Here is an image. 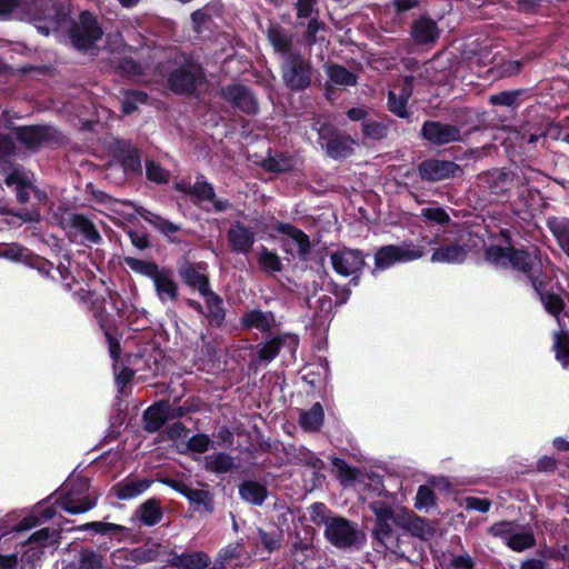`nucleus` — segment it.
Here are the masks:
<instances>
[{
    "mask_svg": "<svg viewBox=\"0 0 569 569\" xmlns=\"http://www.w3.org/2000/svg\"><path fill=\"white\" fill-rule=\"evenodd\" d=\"M124 263L133 272L148 277L154 284H173L172 272L169 269H159L153 262L132 257L124 258Z\"/></svg>",
    "mask_w": 569,
    "mask_h": 569,
    "instance_id": "6ab92c4d",
    "label": "nucleus"
},
{
    "mask_svg": "<svg viewBox=\"0 0 569 569\" xmlns=\"http://www.w3.org/2000/svg\"><path fill=\"white\" fill-rule=\"evenodd\" d=\"M157 296L163 302L174 300L178 292L177 287H156Z\"/></svg>",
    "mask_w": 569,
    "mask_h": 569,
    "instance_id": "774afa93",
    "label": "nucleus"
},
{
    "mask_svg": "<svg viewBox=\"0 0 569 569\" xmlns=\"http://www.w3.org/2000/svg\"><path fill=\"white\" fill-rule=\"evenodd\" d=\"M18 139L28 148H36L48 136L47 129L41 127L20 128L17 132Z\"/></svg>",
    "mask_w": 569,
    "mask_h": 569,
    "instance_id": "79ce46f5",
    "label": "nucleus"
},
{
    "mask_svg": "<svg viewBox=\"0 0 569 569\" xmlns=\"http://www.w3.org/2000/svg\"><path fill=\"white\" fill-rule=\"evenodd\" d=\"M486 260L500 268H510L521 272H529L538 263L535 253L518 250L511 247L492 244L486 249Z\"/></svg>",
    "mask_w": 569,
    "mask_h": 569,
    "instance_id": "423d86ee",
    "label": "nucleus"
},
{
    "mask_svg": "<svg viewBox=\"0 0 569 569\" xmlns=\"http://www.w3.org/2000/svg\"><path fill=\"white\" fill-rule=\"evenodd\" d=\"M200 296L206 301L207 317L210 322L219 326L224 318L222 300L211 291L210 287H198Z\"/></svg>",
    "mask_w": 569,
    "mask_h": 569,
    "instance_id": "c85d7f7f",
    "label": "nucleus"
},
{
    "mask_svg": "<svg viewBox=\"0 0 569 569\" xmlns=\"http://www.w3.org/2000/svg\"><path fill=\"white\" fill-rule=\"evenodd\" d=\"M204 468L216 473H226L234 468V461L231 456L226 452H213L206 456Z\"/></svg>",
    "mask_w": 569,
    "mask_h": 569,
    "instance_id": "e433bc0d",
    "label": "nucleus"
},
{
    "mask_svg": "<svg viewBox=\"0 0 569 569\" xmlns=\"http://www.w3.org/2000/svg\"><path fill=\"white\" fill-rule=\"evenodd\" d=\"M80 530H87V529H93L96 532L99 533H114L121 530V527L116 523L110 522H88L79 528Z\"/></svg>",
    "mask_w": 569,
    "mask_h": 569,
    "instance_id": "13d9d810",
    "label": "nucleus"
},
{
    "mask_svg": "<svg viewBox=\"0 0 569 569\" xmlns=\"http://www.w3.org/2000/svg\"><path fill=\"white\" fill-rule=\"evenodd\" d=\"M421 216L425 219H427L431 222H436L438 224H445L450 219L448 213L442 208H439V207L423 208L421 210Z\"/></svg>",
    "mask_w": 569,
    "mask_h": 569,
    "instance_id": "6e6d98bb",
    "label": "nucleus"
},
{
    "mask_svg": "<svg viewBox=\"0 0 569 569\" xmlns=\"http://www.w3.org/2000/svg\"><path fill=\"white\" fill-rule=\"evenodd\" d=\"M411 34L420 43L433 42L439 37L436 22L428 18L417 20L411 29Z\"/></svg>",
    "mask_w": 569,
    "mask_h": 569,
    "instance_id": "72a5a7b5",
    "label": "nucleus"
},
{
    "mask_svg": "<svg viewBox=\"0 0 569 569\" xmlns=\"http://www.w3.org/2000/svg\"><path fill=\"white\" fill-rule=\"evenodd\" d=\"M435 503L433 490L428 486H420L416 495L415 507L419 510L429 509Z\"/></svg>",
    "mask_w": 569,
    "mask_h": 569,
    "instance_id": "3c124183",
    "label": "nucleus"
},
{
    "mask_svg": "<svg viewBox=\"0 0 569 569\" xmlns=\"http://www.w3.org/2000/svg\"><path fill=\"white\" fill-rule=\"evenodd\" d=\"M280 231L286 234L284 248L291 254L306 259L310 252V241L301 230L290 226L281 224Z\"/></svg>",
    "mask_w": 569,
    "mask_h": 569,
    "instance_id": "4be33fe9",
    "label": "nucleus"
},
{
    "mask_svg": "<svg viewBox=\"0 0 569 569\" xmlns=\"http://www.w3.org/2000/svg\"><path fill=\"white\" fill-rule=\"evenodd\" d=\"M0 257L9 259L14 262H21L26 266L38 270L42 274L50 276V272L54 270L52 263L39 256L32 254L28 249L11 244L0 249Z\"/></svg>",
    "mask_w": 569,
    "mask_h": 569,
    "instance_id": "dca6fc26",
    "label": "nucleus"
},
{
    "mask_svg": "<svg viewBox=\"0 0 569 569\" xmlns=\"http://www.w3.org/2000/svg\"><path fill=\"white\" fill-rule=\"evenodd\" d=\"M259 263L261 268L268 272H276L281 269V261L278 254L267 248H261Z\"/></svg>",
    "mask_w": 569,
    "mask_h": 569,
    "instance_id": "8fccbe9b",
    "label": "nucleus"
},
{
    "mask_svg": "<svg viewBox=\"0 0 569 569\" xmlns=\"http://www.w3.org/2000/svg\"><path fill=\"white\" fill-rule=\"evenodd\" d=\"M147 99V94L142 92H132L127 96L123 101V111L126 113H130L136 109V102H144Z\"/></svg>",
    "mask_w": 569,
    "mask_h": 569,
    "instance_id": "0e129e2a",
    "label": "nucleus"
},
{
    "mask_svg": "<svg viewBox=\"0 0 569 569\" xmlns=\"http://www.w3.org/2000/svg\"><path fill=\"white\" fill-rule=\"evenodd\" d=\"M333 270L342 277L358 278L366 266V256L358 249L339 248L330 253Z\"/></svg>",
    "mask_w": 569,
    "mask_h": 569,
    "instance_id": "9b49d317",
    "label": "nucleus"
},
{
    "mask_svg": "<svg viewBox=\"0 0 569 569\" xmlns=\"http://www.w3.org/2000/svg\"><path fill=\"white\" fill-rule=\"evenodd\" d=\"M106 338H107V342H108V347H109L110 357L113 360V371H114V376H116V383H117L119 390H123L126 385L133 377L134 371L119 361V351H120L119 341L114 337H112L109 331H106Z\"/></svg>",
    "mask_w": 569,
    "mask_h": 569,
    "instance_id": "5701e85b",
    "label": "nucleus"
},
{
    "mask_svg": "<svg viewBox=\"0 0 569 569\" xmlns=\"http://www.w3.org/2000/svg\"><path fill=\"white\" fill-rule=\"evenodd\" d=\"M466 507L468 509L477 510L479 512H487L490 508V502L487 499L469 497L466 499Z\"/></svg>",
    "mask_w": 569,
    "mask_h": 569,
    "instance_id": "69168bd1",
    "label": "nucleus"
},
{
    "mask_svg": "<svg viewBox=\"0 0 569 569\" xmlns=\"http://www.w3.org/2000/svg\"><path fill=\"white\" fill-rule=\"evenodd\" d=\"M466 257L467 249L465 246L452 242L437 248L431 256V261L437 263H460Z\"/></svg>",
    "mask_w": 569,
    "mask_h": 569,
    "instance_id": "bb28decb",
    "label": "nucleus"
},
{
    "mask_svg": "<svg viewBox=\"0 0 569 569\" xmlns=\"http://www.w3.org/2000/svg\"><path fill=\"white\" fill-rule=\"evenodd\" d=\"M146 171L148 179L157 183L164 182L168 179V172L153 161L147 162Z\"/></svg>",
    "mask_w": 569,
    "mask_h": 569,
    "instance_id": "4d7b16f0",
    "label": "nucleus"
},
{
    "mask_svg": "<svg viewBox=\"0 0 569 569\" xmlns=\"http://www.w3.org/2000/svg\"><path fill=\"white\" fill-rule=\"evenodd\" d=\"M172 563L178 569H206L210 563V558L207 553L197 551L176 556Z\"/></svg>",
    "mask_w": 569,
    "mask_h": 569,
    "instance_id": "f704fd0d",
    "label": "nucleus"
},
{
    "mask_svg": "<svg viewBox=\"0 0 569 569\" xmlns=\"http://www.w3.org/2000/svg\"><path fill=\"white\" fill-rule=\"evenodd\" d=\"M319 140L327 154L333 159L346 158L353 151L355 140L336 131L331 126L323 124L318 129Z\"/></svg>",
    "mask_w": 569,
    "mask_h": 569,
    "instance_id": "ddd939ff",
    "label": "nucleus"
},
{
    "mask_svg": "<svg viewBox=\"0 0 569 569\" xmlns=\"http://www.w3.org/2000/svg\"><path fill=\"white\" fill-rule=\"evenodd\" d=\"M177 189L197 197L201 202L206 203L208 210L221 212L229 207L228 201L217 199L212 186L203 179L199 178L192 187L179 183Z\"/></svg>",
    "mask_w": 569,
    "mask_h": 569,
    "instance_id": "f3484780",
    "label": "nucleus"
},
{
    "mask_svg": "<svg viewBox=\"0 0 569 569\" xmlns=\"http://www.w3.org/2000/svg\"><path fill=\"white\" fill-rule=\"evenodd\" d=\"M144 219L151 222L158 230H160L166 236H171L179 230V227L157 214L148 212V217L144 216Z\"/></svg>",
    "mask_w": 569,
    "mask_h": 569,
    "instance_id": "603ef678",
    "label": "nucleus"
},
{
    "mask_svg": "<svg viewBox=\"0 0 569 569\" xmlns=\"http://www.w3.org/2000/svg\"><path fill=\"white\" fill-rule=\"evenodd\" d=\"M210 445V438L207 435H196L188 441V448L191 451L202 453L208 450Z\"/></svg>",
    "mask_w": 569,
    "mask_h": 569,
    "instance_id": "052dcab7",
    "label": "nucleus"
},
{
    "mask_svg": "<svg viewBox=\"0 0 569 569\" xmlns=\"http://www.w3.org/2000/svg\"><path fill=\"white\" fill-rule=\"evenodd\" d=\"M268 40L276 52L293 56L291 53L292 39L288 32L278 26H271L268 30Z\"/></svg>",
    "mask_w": 569,
    "mask_h": 569,
    "instance_id": "c9c22d12",
    "label": "nucleus"
},
{
    "mask_svg": "<svg viewBox=\"0 0 569 569\" xmlns=\"http://www.w3.org/2000/svg\"><path fill=\"white\" fill-rule=\"evenodd\" d=\"M325 537L339 549L359 548L365 541L357 523L339 516L325 521Z\"/></svg>",
    "mask_w": 569,
    "mask_h": 569,
    "instance_id": "39448f33",
    "label": "nucleus"
},
{
    "mask_svg": "<svg viewBox=\"0 0 569 569\" xmlns=\"http://www.w3.org/2000/svg\"><path fill=\"white\" fill-rule=\"evenodd\" d=\"M199 78V69L192 63H187L171 72L169 77L170 88L178 93H189Z\"/></svg>",
    "mask_w": 569,
    "mask_h": 569,
    "instance_id": "412c9836",
    "label": "nucleus"
},
{
    "mask_svg": "<svg viewBox=\"0 0 569 569\" xmlns=\"http://www.w3.org/2000/svg\"><path fill=\"white\" fill-rule=\"evenodd\" d=\"M411 96V86L406 80L405 88L401 89L400 93L397 94L395 90L389 92L388 106L389 110L400 118L408 117V111L406 109L407 101Z\"/></svg>",
    "mask_w": 569,
    "mask_h": 569,
    "instance_id": "4c0bfd02",
    "label": "nucleus"
},
{
    "mask_svg": "<svg viewBox=\"0 0 569 569\" xmlns=\"http://www.w3.org/2000/svg\"><path fill=\"white\" fill-rule=\"evenodd\" d=\"M180 274L186 284H208V276L202 264L186 262L180 267Z\"/></svg>",
    "mask_w": 569,
    "mask_h": 569,
    "instance_id": "ea45409f",
    "label": "nucleus"
},
{
    "mask_svg": "<svg viewBox=\"0 0 569 569\" xmlns=\"http://www.w3.org/2000/svg\"><path fill=\"white\" fill-rule=\"evenodd\" d=\"M8 187H14L19 202L24 203L29 200V192L34 190L29 176L20 169H13L6 178Z\"/></svg>",
    "mask_w": 569,
    "mask_h": 569,
    "instance_id": "2f4dec72",
    "label": "nucleus"
},
{
    "mask_svg": "<svg viewBox=\"0 0 569 569\" xmlns=\"http://www.w3.org/2000/svg\"><path fill=\"white\" fill-rule=\"evenodd\" d=\"M546 311L556 317L560 330L553 335L556 358L563 368H569V332L560 313L565 308L563 290L561 287H535Z\"/></svg>",
    "mask_w": 569,
    "mask_h": 569,
    "instance_id": "7ed1b4c3",
    "label": "nucleus"
},
{
    "mask_svg": "<svg viewBox=\"0 0 569 569\" xmlns=\"http://www.w3.org/2000/svg\"><path fill=\"white\" fill-rule=\"evenodd\" d=\"M170 406L166 401H159L148 408L143 415L148 431L159 430L169 418Z\"/></svg>",
    "mask_w": 569,
    "mask_h": 569,
    "instance_id": "7c9ffc66",
    "label": "nucleus"
},
{
    "mask_svg": "<svg viewBox=\"0 0 569 569\" xmlns=\"http://www.w3.org/2000/svg\"><path fill=\"white\" fill-rule=\"evenodd\" d=\"M182 492L191 502L196 505H207L209 501V493L206 490L191 489L184 486Z\"/></svg>",
    "mask_w": 569,
    "mask_h": 569,
    "instance_id": "680f3d73",
    "label": "nucleus"
},
{
    "mask_svg": "<svg viewBox=\"0 0 569 569\" xmlns=\"http://www.w3.org/2000/svg\"><path fill=\"white\" fill-rule=\"evenodd\" d=\"M150 487L146 479H124L113 487L116 496L121 500L132 499L143 493Z\"/></svg>",
    "mask_w": 569,
    "mask_h": 569,
    "instance_id": "473e14b6",
    "label": "nucleus"
},
{
    "mask_svg": "<svg viewBox=\"0 0 569 569\" xmlns=\"http://www.w3.org/2000/svg\"><path fill=\"white\" fill-rule=\"evenodd\" d=\"M242 547L240 543H231L220 550L217 562L219 566H223L232 559L241 556Z\"/></svg>",
    "mask_w": 569,
    "mask_h": 569,
    "instance_id": "5fc2aeb1",
    "label": "nucleus"
},
{
    "mask_svg": "<svg viewBox=\"0 0 569 569\" xmlns=\"http://www.w3.org/2000/svg\"><path fill=\"white\" fill-rule=\"evenodd\" d=\"M330 511L323 503H315L311 507V519L317 525H323L325 521L331 518Z\"/></svg>",
    "mask_w": 569,
    "mask_h": 569,
    "instance_id": "e2e57ef3",
    "label": "nucleus"
},
{
    "mask_svg": "<svg viewBox=\"0 0 569 569\" xmlns=\"http://www.w3.org/2000/svg\"><path fill=\"white\" fill-rule=\"evenodd\" d=\"M259 536L262 545L267 550L272 551L279 546V539L276 535H269L262 530H259Z\"/></svg>",
    "mask_w": 569,
    "mask_h": 569,
    "instance_id": "338daca9",
    "label": "nucleus"
},
{
    "mask_svg": "<svg viewBox=\"0 0 569 569\" xmlns=\"http://www.w3.org/2000/svg\"><path fill=\"white\" fill-rule=\"evenodd\" d=\"M369 509L376 517L373 533L379 541L383 542L391 536L393 527L399 528L405 508L393 507L385 500L378 499L369 503Z\"/></svg>",
    "mask_w": 569,
    "mask_h": 569,
    "instance_id": "1a4fd4ad",
    "label": "nucleus"
},
{
    "mask_svg": "<svg viewBox=\"0 0 569 569\" xmlns=\"http://www.w3.org/2000/svg\"><path fill=\"white\" fill-rule=\"evenodd\" d=\"M518 91H503L490 97V102L497 106H512L518 99Z\"/></svg>",
    "mask_w": 569,
    "mask_h": 569,
    "instance_id": "bf43d9fd",
    "label": "nucleus"
},
{
    "mask_svg": "<svg viewBox=\"0 0 569 569\" xmlns=\"http://www.w3.org/2000/svg\"><path fill=\"white\" fill-rule=\"evenodd\" d=\"M27 11L23 0H0V18L7 19L11 14L20 17Z\"/></svg>",
    "mask_w": 569,
    "mask_h": 569,
    "instance_id": "09e8293b",
    "label": "nucleus"
},
{
    "mask_svg": "<svg viewBox=\"0 0 569 569\" xmlns=\"http://www.w3.org/2000/svg\"><path fill=\"white\" fill-rule=\"evenodd\" d=\"M97 19L88 11L80 14L79 21L70 30L72 43L78 49H88L102 37Z\"/></svg>",
    "mask_w": 569,
    "mask_h": 569,
    "instance_id": "f8f14e48",
    "label": "nucleus"
},
{
    "mask_svg": "<svg viewBox=\"0 0 569 569\" xmlns=\"http://www.w3.org/2000/svg\"><path fill=\"white\" fill-rule=\"evenodd\" d=\"M276 323L271 312H263L259 309H251L241 317V325L247 330H257L259 332H269Z\"/></svg>",
    "mask_w": 569,
    "mask_h": 569,
    "instance_id": "b1692460",
    "label": "nucleus"
},
{
    "mask_svg": "<svg viewBox=\"0 0 569 569\" xmlns=\"http://www.w3.org/2000/svg\"><path fill=\"white\" fill-rule=\"evenodd\" d=\"M228 240L233 250L247 252L254 242V232L240 223H236L228 231Z\"/></svg>",
    "mask_w": 569,
    "mask_h": 569,
    "instance_id": "cd10ccee",
    "label": "nucleus"
},
{
    "mask_svg": "<svg viewBox=\"0 0 569 569\" xmlns=\"http://www.w3.org/2000/svg\"><path fill=\"white\" fill-rule=\"evenodd\" d=\"M489 533L500 538L513 551H523L535 546L532 529L511 521H502L492 525Z\"/></svg>",
    "mask_w": 569,
    "mask_h": 569,
    "instance_id": "6e6552de",
    "label": "nucleus"
},
{
    "mask_svg": "<svg viewBox=\"0 0 569 569\" xmlns=\"http://www.w3.org/2000/svg\"><path fill=\"white\" fill-rule=\"evenodd\" d=\"M239 493L241 498L253 505H262L266 497L267 490L266 488L254 481H246L240 486Z\"/></svg>",
    "mask_w": 569,
    "mask_h": 569,
    "instance_id": "a19ab883",
    "label": "nucleus"
},
{
    "mask_svg": "<svg viewBox=\"0 0 569 569\" xmlns=\"http://www.w3.org/2000/svg\"><path fill=\"white\" fill-rule=\"evenodd\" d=\"M300 426L306 431H317L323 423V409L319 402H316L309 410L300 413Z\"/></svg>",
    "mask_w": 569,
    "mask_h": 569,
    "instance_id": "58836bf2",
    "label": "nucleus"
},
{
    "mask_svg": "<svg viewBox=\"0 0 569 569\" xmlns=\"http://www.w3.org/2000/svg\"><path fill=\"white\" fill-rule=\"evenodd\" d=\"M330 80L338 86H353L357 82L356 76L340 66H330L327 69Z\"/></svg>",
    "mask_w": 569,
    "mask_h": 569,
    "instance_id": "49530a36",
    "label": "nucleus"
},
{
    "mask_svg": "<svg viewBox=\"0 0 569 569\" xmlns=\"http://www.w3.org/2000/svg\"><path fill=\"white\" fill-rule=\"evenodd\" d=\"M104 563L103 556L93 550L86 549L79 553V569H102Z\"/></svg>",
    "mask_w": 569,
    "mask_h": 569,
    "instance_id": "a18cd8bd",
    "label": "nucleus"
},
{
    "mask_svg": "<svg viewBox=\"0 0 569 569\" xmlns=\"http://www.w3.org/2000/svg\"><path fill=\"white\" fill-rule=\"evenodd\" d=\"M316 6L317 0H298L296 3L299 23L301 26L307 23L306 37L309 43L316 41V33L321 28L318 21V10Z\"/></svg>",
    "mask_w": 569,
    "mask_h": 569,
    "instance_id": "aec40b11",
    "label": "nucleus"
},
{
    "mask_svg": "<svg viewBox=\"0 0 569 569\" xmlns=\"http://www.w3.org/2000/svg\"><path fill=\"white\" fill-rule=\"evenodd\" d=\"M421 133L429 142L438 146L463 141V133L460 128L439 121H426Z\"/></svg>",
    "mask_w": 569,
    "mask_h": 569,
    "instance_id": "2eb2a0df",
    "label": "nucleus"
},
{
    "mask_svg": "<svg viewBox=\"0 0 569 569\" xmlns=\"http://www.w3.org/2000/svg\"><path fill=\"white\" fill-rule=\"evenodd\" d=\"M73 295L83 308L93 313L102 328H104V315L109 312V309L117 311L119 317L134 331L148 327L149 321L146 312L138 310L123 300L114 299L108 287H100L99 291L92 290L91 287H81Z\"/></svg>",
    "mask_w": 569,
    "mask_h": 569,
    "instance_id": "f03ea898",
    "label": "nucleus"
},
{
    "mask_svg": "<svg viewBox=\"0 0 569 569\" xmlns=\"http://www.w3.org/2000/svg\"><path fill=\"white\" fill-rule=\"evenodd\" d=\"M423 256V247L413 242L383 246L375 253V270H387L397 263L411 262Z\"/></svg>",
    "mask_w": 569,
    "mask_h": 569,
    "instance_id": "0eeeda50",
    "label": "nucleus"
},
{
    "mask_svg": "<svg viewBox=\"0 0 569 569\" xmlns=\"http://www.w3.org/2000/svg\"><path fill=\"white\" fill-rule=\"evenodd\" d=\"M43 505L44 508H53L54 513L61 509L70 515L84 513L96 506V497L90 491L89 482L86 478L72 477L61 488L60 497L54 505H47L42 501L33 509ZM56 515H53L54 517Z\"/></svg>",
    "mask_w": 569,
    "mask_h": 569,
    "instance_id": "20e7f679",
    "label": "nucleus"
},
{
    "mask_svg": "<svg viewBox=\"0 0 569 569\" xmlns=\"http://www.w3.org/2000/svg\"><path fill=\"white\" fill-rule=\"evenodd\" d=\"M282 77L291 89H305L311 82V68L301 57L289 56L282 67Z\"/></svg>",
    "mask_w": 569,
    "mask_h": 569,
    "instance_id": "4468645a",
    "label": "nucleus"
},
{
    "mask_svg": "<svg viewBox=\"0 0 569 569\" xmlns=\"http://www.w3.org/2000/svg\"><path fill=\"white\" fill-rule=\"evenodd\" d=\"M226 99L247 113L257 110V102L251 92L242 86L233 84L223 90Z\"/></svg>",
    "mask_w": 569,
    "mask_h": 569,
    "instance_id": "a878e982",
    "label": "nucleus"
},
{
    "mask_svg": "<svg viewBox=\"0 0 569 569\" xmlns=\"http://www.w3.org/2000/svg\"><path fill=\"white\" fill-rule=\"evenodd\" d=\"M76 228L84 236V238L93 243L101 241V237L96 229L94 224L82 216H78L74 219Z\"/></svg>",
    "mask_w": 569,
    "mask_h": 569,
    "instance_id": "de8ad7c7",
    "label": "nucleus"
},
{
    "mask_svg": "<svg viewBox=\"0 0 569 569\" xmlns=\"http://www.w3.org/2000/svg\"><path fill=\"white\" fill-rule=\"evenodd\" d=\"M552 232L563 252L569 256V221L555 224L552 227Z\"/></svg>",
    "mask_w": 569,
    "mask_h": 569,
    "instance_id": "864d4df0",
    "label": "nucleus"
},
{
    "mask_svg": "<svg viewBox=\"0 0 569 569\" xmlns=\"http://www.w3.org/2000/svg\"><path fill=\"white\" fill-rule=\"evenodd\" d=\"M138 512L140 520L147 526L158 523L162 517L161 509L154 500L146 501Z\"/></svg>",
    "mask_w": 569,
    "mask_h": 569,
    "instance_id": "c03bdc74",
    "label": "nucleus"
},
{
    "mask_svg": "<svg viewBox=\"0 0 569 569\" xmlns=\"http://www.w3.org/2000/svg\"><path fill=\"white\" fill-rule=\"evenodd\" d=\"M350 296L348 287H315L312 296L307 300L317 317L328 316L335 306L345 303Z\"/></svg>",
    "mask_w": 569,
    "mask_h": 569,
    "instance_id": "9d476101",
    "label": "nucleus"
},
{
    "mask_svg": "<svg viewBox=\"0 0 569 569\" xmlns=\"http://www.w3.org/2000/svg\"><path fill=\"white\" fill-rule=\"evenodd\" d=\"M53 508H44L43 505L32 509L19 525L0 536V569L36 568L44 547L58 540V531L42 528L29 537L24 531L52 519Z\"/></svg>",
    "mask_w": 569,
    "mask_h": 569,
    "instance_id": "f257e3e1",
    "label": "nucleus"
},
{
    "mask_svg": "<svg viewBox=\"0 0 569 569\" xmlns=\"http://www.w3.org/2000/svg\"><path fill=\"white\" fill-rule=\"evenodd\" d=\"M399 528L409 532L410 535L420 539H428L432 536V527L422 518L415 515L412 511L405 508L403 515L400 518Z\"/></svg>",
    "mask_w": 569,
    "mask_h": 569,
    "instance_id": "393cba45",
    "label": "nucleus"
},
{
    "mask_svg": "<svg viewBox=\"0 0 569 569\" xmlns=\"http://www.w3.org/2000/svg\"><path fill=\"white\" fill-rule=\"evenodd\" d=\"M284 343H288L291 348H296L298 345V339L296 336L286 335L283 337H277L269 340L259 347V360L263 362H270L278 356L281 346Z\"/></svg>",
    "mask_w": 569,
    "mask_h": 569,
    "instance_id": "c756f323",
    "label": "nucleus"
},
{
    "mask_svg": "<svg viewBox=\"0 0 569 569\" xmlns=\"http://www.w3.org/2000/svg\"><path fill=\"white\" fill-rule=\"evenodd\" d=\"M418 171L423 180L436 182L457 176L460 168L452 161L428 159L419 164Z\"/></svg>",
    "mask_w": 569,
    "mask_h": 569,
    "instance_id": "a211bd4d",
    "label": "nucleus"
},
{
    "mask_svg": "<svg viewBox=\"0 0 569 569\" xmlns=\"http://www.w3.org/2000/svg\"><path fill=\"white\" fill-rule=\"evenodd\" d=\"M362 134L371 140H380L388 134V123L383 119H368L362 122Z\"/></svg>",
    "mask_w": 569,
    "mask_h": 569,
    "instance_id": "37998d69",
    "label": "nucleus"
}]
</instances>
